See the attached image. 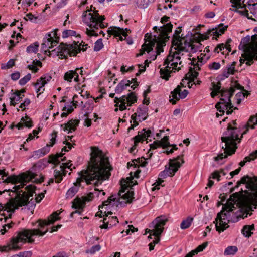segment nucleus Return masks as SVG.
I'll use <instances>...</instances> for the list:
<instances>
[{
	"instance_id": "f257e3e1",
	"label": "nucleus",
	"mask_w": 257,
	"mask_h": 257,
	"mask_svg": "<svg viewBox=\"0 0 257 257\" xmlns=\"http://www.w3.org/2000/svg\"><path fill=\"white\" fill-rule=\"evenodd\" d=\"M112 169L108 157L98 148L92 147L87 169L79 173L80 177L77 179L76 183L80 185L81 182L84 181L87 184L98 186L108 179Z\"/></svg>"
},
{
	"instance_id": "c03bdc74",
	"label": "nucleus",
	"mask_w": 257,
	"mask_h": 257,
	"mask_svg": "<svg viewBox=\"0 0 257 257\" xmlns=\"http://www.w3.org/2000/svg\"><path fill=\"white\" fill-rule=\"evenodd\" d=\"M37 66L42 67V63L39 60L36 59L33 60L32 64L28 66V68L34 72H37L38 70Z\"/></svg>"
},
{
	"instance_id": "8fccbe9b",
	"label": "nucleus",
	"mask_w": 257,
	"mask_h": 257,
	"mask_svg": "<svg viewBox=\"0 0 257 257\" xmlns=\"http://www.w3.org/2000/svg\"><path fill=\"white\" fill-rule=\"evenodd\" d=\"M226 174V172L224 169H221L220 171H215L212 173V177L213 179H216L218 181L219 180V177L222 175L225 176Z\"/></svg>"
},
{
	"instance_id": "bb28decb",
	"label": "nucleus",
	"mask_w": 257,
	"mask_h": 257,
	"mask_svg": "<svg viewBox=\"0 0 257 257\" xmlns=\"http://www.w3.org/2000/svg\"><path fill=\"white\" fill-rule=\"evenodd\" d=\"M51 76L46 75L41 77L37 80L36 83L35 84V87L36 93H38V95L44 92L45 90V85L51 80Z\"/></svg>"
},
{
	"instance_id": "cd10ccee",
	"label": "nucleus",
	"mask_w": 257,
	"mask_h": 257,
	"mask_svg": "<svg viewBox=\"0 0 257 257\" xmlns=\"http://www.w3.org/2000/svg\"><path fill=\"white\" fill-rule=\"evenodd\" d=\"M77 98H78V96L75 95L73 97V101L71 104L65 106L63 108V111L64 112L61 114L62 117H66L68 114L71 113L74 110V107L76 108L78 105L79 102L75 100Z\"/></svg>"
},
{
	"instance_id": "b1692460",
	"label": "nucleus",
	"mask_w": 257,
	"mask_h": 257,
	"mask_svg": "<svg viewBox=\"0 0 257 257\" xmlns=\"http://www.w3.org/2000/svg\"><path fill=\"white\" fill-rule=\"evenodd\" d=\"M82 70L78 68L75 70H69L64 73L63 79L69 83L72 81L78 83L79 82V73L82 74Z\"/></svg>"
},
{
	"instance_id": "69168bd1",
	"label": "nucleus",
	"mask_w": 257,
	"mask_h": 257,
	"mask_svg": "<svg viewBox=\"0 0 257 257\" xmlns=\"http://www.w3.org/2000/svg\"><path fill=\"white\" fill-rule=\"evenodd\" d=\"M101 246L99 245H96L93 246L89 250L87 251V253H90L91 254H94L96 252L100 250Z\"/></svg>"
},
{
	"instance_id": "393cba45",
	"label": "nucleus",
	"mask_w": 257,
	"mask_h": 257,
	"mask_svg": "<svg viewBox=\"0 0 257 257\" xmlns=\"http://www.w3.org/2000/svg\"><path fill=\"white\" fill-rule=\"evenodd\" d=\"M137 85V82L134 79H132L131 81L126 80H122L116 86L115 92L116 93H121L127 86H131V88L134 89Z\"/></svg>"
},
{
	"instance_id": "79ce46f5",
	"label": "nucleus",
	"mask_w": 257,
	"mask_h": 257,
	"mask_svg": "<svg viewBox=\"0 0 257 257\" xmlns=\"http://www.w3.org/2000/svg\"><path fill=\"white\" fill-rule=\"evenodd\" d=\"M78 186L77 184H75L73 186L71 187L66 192V196L67 198H72L75 194L78 191Z\"/></svg>"
},
{
	"instance_id": "7c9ffc66",
	"label": "nucleus",
	"mask_w": 257,
	"mask_h": 257,
	"mask_svg": "<svg viewBox=\"0 0 257 257\" xmlns=\"http://www.w3.org/2000/svg\"><path fill=\"white\" fill-rule=\"evenodd\" d=\"M104 213L106 214L105 212ZM105 215L106 216L104 218L103 223L100 226L101 228L107 229L109 227V225L110 227H111L113 225H116L118 222V219L116 217H108V214H105Z\"/></svg>"
},
{
	"instance_id": "6e6552de",
	"label": "nucleus",
	"mask_w": 257,
	"mask_h": 257,
	"mask_svg": "<svg viewBox=\"0 0 257 257\" xmlns=\"http://www.w3.org/2000/svg\"><path fill=\"white\" fill-rule=\"evenodd\" d=\"M237 183L238 185L241 183L245 184L246 187L252 191L244 203L246 213L245 217H247L248 215H251L252 213L250 212L253 211L257 206V177L245 176L242 177Z\"/></svg>"
},
{
	"instance_id": "2eb2a0df",
	"label": "nucleus",
	"mask_w": 257,
	"mask_h": 257,
	"mask_svg": "<svg viewBox=\"0 0 257 257\" xmlns=\"http://www.w3.org/2000/svg\"><path fill=\"white\" fill-rule=\"evenodd\" d=\"M87 46V45H83L81 47V45H78L76 43L71 44H62L53 51V54L60 55L62 57L64 58L68 55L75 56L81 50L85 51Z\"/></svg>"
},
{
	"instance_id": "0eeeda50",
	"label": "nucleus",
	"mask_w": 257,
	"mask_h": 257,
	"mask_svg": "<svg viewBox=\"0 0 257 257\" xmlns=\"http://www.w3.org/2000/svg\"><path fill=\"white\" fill-rule=\"evenodd\" d=\"M237 194H233L231 195L227 204L224 205L222 210L217 214L215 221L214 222L215 223L216 230L218 232L224 231L229 227L228 223L230 221H232V219L230 218V216L231 214H233L232 211L235 207L234 203L231 202L229 203V201L231 200L235 203L237 201ZM233 221H234V220H233Z\"/></svg>"
},
{
	"instance_id": "338daca9",
	"label": "nucleus",
	"mask_w": 257,
	"mask_h": 257,
	"mask_svg": "<svg viewBox=\"0 0 257 257\" xmlns=\"http://www.w3.org/2000/svg\"><path fill=\"white\" fill-rule=\"evenodd\" d=\"M208 245V242H206L202 244L201 245H199L196 249H194V251L196 254L198 252H201Z\"/></svg>"
},
{
	"instance_id": "603ef678",
	"label": "nucleus",
	"mask_w": 257,
	"mask_h": 257,
	"mask_svg": "<svg viewBox=\"0 0 257 257\" xmlns=\"http://www.w3.org/2000/svg\"><path fill=\"white\" fill-rule=\"evenodd\" d=\"M63 156L62 154H58L55 156H53L50 158V162L55 164L58 165L60 163V158Z\"/></svg>"
},
{
	"instance_id": "c85d7f7f",
	"label": "nucleus",
	"mask_w": 257,
	"mask_h": 257,
	"mask_svg": "<svg viewBox=\"0 0 257 257\" xmlns=\"http://www.w3.org/2000/svg\"><path fill=\"white\" fill-rule=\"evenodd\" d=\"M230 2L232 4V6L233 7L238 8H244L243 10H239L236 9L235 12L239 13L240 15L246 17L247 18H252L250 17V14H249L247 10H246V6L245 5L242 7L241 5V0H230Z\"/></svg>"
},
{
	"instance_id": "5701e85b",
	"label": "nucleus",
	"mask_w": 257,
	"mask_h": 257,
	"mask_svg": "<svg viewBox=\"0 0 257 257\" xmlns=\"http://www.w3.org/2000/svg\"><path fill=\"white\" fill-rule=\"evenodd\" d=\"M26 190H27V193L26 192H24L23 194H21L20 192H19V193L17 194V195H20L21 196H27L28 198V200H29V198L30 197L32 196L33 195V193H35L36 198L35 200L37 202L39 203L40 202L42 199L44 197V194L46 192V190L44 191V192H41L39 193L38 194H37L35 192V186L33 185L30 184L28 186H27L25 188ZM28 202V201H27V203L25 205H26Z\"/></svg>"
},
{
	"instance_id": "4be33fe9",
	"label": "nucleus",
	"mask_w": 257,
	"mask_h": 257,
	"mask_svg": "<svg viewBox=\"0 0 257 257\" xmlns=\"http://www.w3.org/2000/svg\"><path fill=\"white\" fill-rule=\"evenodd\" d=\"M242 57L245 58L246 64L249 66L253 64L254 59L257 60V41L252 47L245 49Z\"/></svg>"
},
{
	"instance_id": "052dcab7",
	"label": "nucleus",
	"mask_w": 257,
	"mask_h": 257,
	"mask_svg": "<svg viewBox=\"0 0 257 257\" xmlns=\"http://www.w3.org/2000/svg\"><path fill=\"white\" fill-rule=\"evenodd\" d=\"M31 75L29 73L27 74L19 80L20 85H24L31 79Z\"/></svg>"
},
{
	"instance_id": "ea45409f",
	"label": "nucleus",
	"mask_w": 257,
	"mask_h": 257,
	"mask_svg": "<svg viewBox=\"0 0 257 257\" xmlns=\"http://www.w3.org/2000/svg\"><path fill=\"white\" fill-rule=\"evenodd\" d=\"M249 10H250V17L252 18H248L249 19H251L254 21H256L257 19V3L249 5Z\"/></svg>"
},
{
	"instance_id": "473e14b6",
	"label": "nucleus",
	"mask_w": 257,
	"mask_h": 257,
	"mask_svg": "<svg viewBox=\"0 0 257 257\" xmlns=\"http://www.w3.org/2000/svg\"><path fill=\"white\" fill-rule=\"evenodd\" d=\"M25 90H21L20 91H16L15 93L11 94L10 97V104L15 106L18 102H19L24 97V93Z\"/></svg>"
},
{
	"instance_id": "ddd939ff",
	"label": "nucleus",
	"mask_w": 257,
	"mask_h": 257,
	"mask_svg": "<svg viewBox=\"0 0 257 257\" xmlns=\"http://www.w3.org/2000/svg\"><path fill=\"white\" fill-rule=\"evenodd\" d=\"M167 221L168 219L166 216H159L152 222L151 225L150 226L151 229H146V233L148 232L151 235L155 237L153 242L149 244L150 251L153 250L155 245L159 242L160 235L163 231L164 226Z\"/></svg>"
},
{
	"instance_id": "c9c22d12",
	"label": "nucleus",
	"mask_w": 257,
	"mask_h": 257,
	"mask_svg": "<svg viewBox=\"0 0 257 257\" xmlns=\"http://www.w3.org/2000/svg\"><path fill=\"white\" fill-rule=\"evenodd\" d=\"M79 123V120H71L65 125L63 130L64 131H68V133H69L72 131H74L76 129Z\"/></svg>"
},
{
	"instance_id": "72a5a7b5",
	"label": "nucleus",
	"mask_w": 257,
	"mask_h": 257,
	"mask_svg": "<svg viewBox=\"0 0 257 257\" xmlns=\"http://www.w3.org/2000/svg\"><path fill=\"white\" fill-rule=\"evenodd\" d=\"M204 56V55L201 53L200 55L198 56L196 58H193L191 60V64L194 66L193 69L197 68V70H200V67L206 61L203 58Z\"/></svg>"
},
{
	"instance_id": "39448f33",
	"label": "nucleus",
	"mask_w": 257,
	"mask_h": 257,
	"mask_svg": "<svg viewBox=\"0 0 257 257\" xmlns=\"http://www.w3.org/2000/svg\"><path fill=\"white\" fill-rule=\"evenodd\" d=\"M104 16H100L98 11L88 9L82 14L83 22L89 27L86 28V33L89 36H97L96 30L106 27L104 21Z\"/></svg>"
},
{
	"instance_id": "f03ea898",
	"label": "nucleus",
	"mask_w": 257,
	"mask_h": 257,
	"mask_svg": "<svg viewBox=\"0 0 257 257\" xmlns=\"http://www.w3.org/2000/svg\"><path fill=\"white\" fill-rule=\"evenodd\" d=\"M236 124V120H233L232 124H228L227 130L223 133L221 138L222 141L220 146L224 150V153L214 157L215 161H219L235 153L237 148V144L240 142L242 136L248 132L249 128L253 129L255 125H257V114L250 117L247 124L244 126L245 130L242 133L240 138L239 137V131L237 128L233 126Z\"/></svg>"
},
{
	"instance_id": "423d86ee",
	"label": "nucleus",
	"mask_w": 257,
	"mask_h": 257,
	"mask_svg": "<svg viewBox=\"0 0 257 257\" xmlns=\"http://www.w3.org/2000/svg\"><path fill=\"white\" fill-rule=\"evenodd\" d=\"M212 88H211V90L221 94L220 101L215 105V107L218 111L223 114L225 110H226V114L228 115L233 112V109L234 110L237 109V107L233 106L230 100V98L235 91L234 88L231 87L228 90L225 89H221V86L220 82H218L217 84L212 82Z\"/></svg>"
},
{
	"instance_id": "e433bc0d",
	"label": "nucleus",
	"mask_w": 257,
	"mask_h": 257,
	"mask_svg": "<svg viewBox=\"0 0 257 257\" xmlns=\"http://www.w3.org/2000/svg\"><path fill=\"white\" fill-rule=\"evenodd\" d=\"M16 126L19 130L23 128L24 126L28 128L31 127L32 126L31 119L27 116L24 117H22L20 122L18 123Z\"/></svg>"
},
{
	"instance_id": "4d7b16f0",
	"label": "nucleus",
	"mask_w": 257,
	"mask_h": 257,
	"mask_svg": "<svg viewBox=\"0 0 257 257\" xmlns=\"http://www.w3.org/2000/svg\"><path fill=\"white\" fill-rule=\"evenodd\" d=\"M103 47L102 39H99L94 44V50L95 51H99Z\"/></svg>"
},
{
	"instance_id": "c756f323",
	"label": "nucleus",
	"mask_w": 257,
	"mask_h": 257,
	"mask_svg": "<svg viewBox=\"0 0 257 257\" xmlns=\"http://www.w3.org/2000/svg\"><path fill=\"white\" fill-rule=\"evenodd\" d=\"M152 132L150 130L146 131L143 130L140 132L137 136L134 138V142L135 145L139 142H142L145 140H148L151 137Z\"/></svg>"
},
{
	"instance_id": "a18cd8bd",
	"label": "nucleus",
	"mask_w": 257,
	"mask_h": 257,
	"mask_svg": "<svg viewBox=\"0 0 257 257\" xmlns=\"http://www.w3.org/2000/svg\"><path fill=\"white\" fill-rule=\"evenodd\" d=\"M237 247L235 246H228L224 250L225 255H233L237 251Z\"/></svg>"
},
{
	"instance_id": "37998d69",
	"label": "nucleus",
	"mask_w": 257,
	"mask_h": 257,
	"mask_svg": "<svg viewBox=\"0 0 257 257\" xmlns=\"http://www.w3.org/2000/svg\"><path fill=\"white\" fill-rule=\"evenodd\" d=\"M193 218L191 217H188L183 220L180 224V227L182 229L188 228L191 225Z\"/></svg>"
},
{
	"instance_id": "20e7f679",
	"label": "nucleus",
	"mask_w": 257,
	"mask_h": 257,
	"mask_svg": "<svg viewBox=\"0 0 257 257\" xmlns=\"http://www.w3.org/2000/svg\"><path fill=\"white\" fill-rule=\"evenodd\" d=\"M172 25L170 23L160 27H154L153 29L155 30V34L154 35L153 38H152L151 35L148 37V34L145 35V43L142 46L140 52L137 54V56L143 55L146 51L149 53L153 50V47L156 44V53L157 54L151 57L152 60H155L157 55H159L163 51V47L165 45L166 41L169 39L168 34L172 31Z\"/></svg>"
},
{
	"instance_id": "f3484780",
	"label": "nucleus",
	"mask_w": 257,
	"mask_h": 257,
	"mask_svg": "<svg viewBox=\"0 0 257 257\" xmlns=\"http://www.w3.org/2000/svg\"><path fill=\"white\" fill-rule=\"evenodd\" d=\"M56 33L55 32H51L47 34L43 39V43L41 45V49L45 53L49 55L53 56H58L60 58H63L60 55H57L53 54V51L55 50L57 48L50 51L49 49L52 48L54 46L56 45L57 43V38L55 36Z\"/></svg>"
},
{
	"instance_id": "4c0bfd02",
	"label": "nucleus",
	"mask_w": 257,
	"mask_h": 257,
	"mask_svg": "<svg viewBox=\"0 0 257 257\" xmlns=\"http://www.w3.org/2000/svg\"><path fill=\"white\" fill-rule=\"evenodd\" d=\"M49 151V147L48 145H47L46 147H43L41 149L34 151L33 153L32 157H33L36 159L39 158L47 154Z\"/></svg>"
},
{
	"instance_id": "de8ad7c7",
	"label": "nucleus",
	"mask_w": 257,
	"mask_h": 257,
	"mask_svg": "<svg viewBox=\"0 0 257 257\" xmlns=\"http://www.w3.org/2000/svg\"><path fill=\"white\" fill-rule=\"evenodd\" d=\"M227 28V26H224L223 24H220L218 26V29L216 30H212V33L214 34H216V36L218 37L219 35L224 33Z\"/></svg>"
},
{
	"instance_id": "a19ab883",
	"label": "nucleus",
	"mask_w": 257,
	"mask_h": 257,
	"mask_svg": "<svg viewBox=\"0 0 257 257\" xmlns=\"http://www.w3.org/2000/svg\"><path fill=\"white\" fill-rule=\"evenodd\" d=\"M39 47V44L38 42H36L27 47L26 51L29 54H36L38 51Z\"/></svg>"
},
{
	"instance_id": "a211bd4d",
	"label": "nucleus",
	"mask_w": 257,
	"mask_h": 257,
	"mask_svg": "<svg viewBox=\"0 0 257 257\" xmlns=\"http://www.w3.org/2000/svg\"><path fill=\"white\" fill-rule=\"evenodd\" d=\"M137 98L133 92H131L127 95H123L120 98L115 97L114 99L115 106L119 107L121 111L126 109L127 106H130L137 102Z\"/></svg>"
},
{
	"instance_id": "f8f14e48",
	"label": "nucleus",
	"mask_w": 257,
	"mask_h": 257,
	"mask_svg": "<svg viewBox=\"0 0 257 257\" xmlns=\"http://www.w3.org/2000/svg\"><path fill=\"white\" fill-rule=\"evenodd\" d=\"M3 176L4 182L6 183H11L15 185L13 187L12 191L19 192V190L23 188L27 183L32 180L35 178V174L32 172H29L27 173H23L19 176H11L4 179V177L7 176V174L3 170H0V175Z\"/></svg>"
},
{
	"instance_id": "9b49d317",
	"label": "nucleus",
	"mask_w": 257,
	"mask_h": 257,
	"mask_svg": "<svg viewBox=\"0 0 257 257\" xmlns=\"http://www.w3.org/2000/svg\"><path fill=\"white\" fill-rule=\"evenodd\" d=\"M182 27H178V55L181 51L195 53L197 51H201L202 44L199 41H191L190 38L186 37L187 35L181 34Z\"/></svg>"
},
{
	"instance_id": "864d4df0",
	"label": "nucleus",
	"mask_w": 257,
	"mask_h": 257,
	"mask_svg": "<svg viewBox=\"0 0 257 257\" xmlns=\"http://www.w3.org/2000/svg\"><path fill=\"white\" fill-rule=\"evenodd\" d=\"M177 100V88H175L173 91L171 92L169 96V101L173 104L176 103Z\"/></svg>"
},
{
	"instance_id": "13d9d810",
	"label": "nucleus",
	"mask_w": 257,
	"mask_h": 257,
	"mask_svg": "<svg viewBox=\"0 0 257 257\" xmlns=\"http://www.w3.org/2000/svg\"><path fill=\"white\" fill-rule=\"evenodd\" d=\"M13 225V223H10L9 222L6 224L3 225V228L0 229L1 234H4L10 228L12 227Z\"/></svg>"
},
{
	"instance_id": "6e6d98bb",
	"label": "nucleus",
	"mask_w": 257,
	"mask_h": 257,
	"mask_svg": "<svg viewBox=\"0 0 257 257\" xmlns=\"http://www.w3.org/2000/svg\"><path fill=\"white\" fill-rule=\"evenodd\" d=\"M15 65L14 59H11L6 64H3L1 66L2 69H7L12 68Z\"/></svg>"
},
{
	"instance_id": "bf43d9fd",
	"label": "nucleus",
	"mask_w": 257,
	"mask_h": 257,
	"mask_svg": "<svg viewBox=\"0 0 257 257\" xmlns=\"http://www.w3.org/2000/svg\"><path fill=\"white\" fill-rule=\"evenodd\" d=\"M149 64V62L148 60H146L145 61V65L143 64H139L138 65V67L139 68V72L137 73V75H138L140 73L144 72L145 71L146 66H148Z\"/></svg>"
},
{
	"instance_id": "1a4fd4ad",
	"label": "nucleus",
	"mask_w": 257,
	"mask_h": 257,
	"mask_svg": "<svg viewBox=\"0 0 257 257\" xmlns=\"http://www.w3.org/2000/svg\"><path fill=\"white\" fill-rule=\"evenodd\" d=\"M173 46L164 62L165 68L160 70L161 77L166 80L169 79L170 74L175 72L177 68V30H175L172 40Z\"/></svg>"
},
{
	"instance_id": "680f3d73",
	"label": "nucleus",
	"mask_w": 257,
	"mask_h": 257,
	"mask_svg": "<svg viewBox=\"0 0 257 257\" xmlns=\"http://www.w3.org/2000/svg\"><path fill=\"white\" fill-rule=\"evenodd\" d=\"M208 68L210 70H218L220 69L221 65L219 62H212L208 64Z\"/></svg>"
},
{
	"instance_id": "3c124183",
	"label": "nucleus",
	"mask_w": 257,
	"mask_h": 257,
	"mask_svg": "<svg viewBox=\"0 0 257 257\" xmlns=\"http://www.w3.org/2000/svg\"><path fill=\"white\" fill-rule=\"evenodd\" d=\"M190 82H191V81L188 77V75L186 74L185 78L182 79V81L180 83L179 85L180 86V87H186V85L188 84V87L191 88L193 84H191L190 85Z\"/></svg>"
},
{
	"instance_id": "f704fd0d",
	"label": "nucleus",
	"mask_w": 257,
	"mask_h": 257,
	"mask_svg": "<svg viewBox=\"0 0 257 257\" xmlns=\"http://www.w3.org/2000/svg\"><path fill=\"white\" fill-rule=\"evenodd\" d=\"M85 204V202L83 199L82 200L80 198L75 199L73 202L72 207L74 209H77L78 210L71 213V216H72L75 213H78L80 214L81 211H80L79 210L82 209L84 207Z\"/></svg>"
},
{
	"instance_id": "2f4dec72",
	"label": "nucleus",
	"mask_w": 257,
	"mask_h": 257,
	"mask_svg": "<svg viewBox=\"0 0 257 257\" xmlns=\"http://www.w3.org/2000/svg\"><path fill=\"white\" fill-rule=\"evenodd\" d=\"M100 192H102L103 196L105 195V193L103 191L102 189L99 190L95 188L92 191L89 192L86 196L83 197L84 202L85 203L89 202L93 200L94 198L98 197Z\"/></svg>"
},
{
	"instance_id": "5fc2aeb1",
	"label": "nucleus",
	"mask_w": 257,
	"mask_h": 257,
	"mask_svg": "<svg viewBox=\"0 0 257 257\" xmlns=\"http://www.w3.org/2000/svg\"><path fill=\"white\" fill-rule=\"evenodd\" d=\"M76 35V32L75 31L71 30H66L62 33V36L63 38H67L70 36H75Z\"/></svg>"
},
{
	"instance_id": "49530a36",
	"label": "nucleus",
	"mask_w": 257,
	"mask_h": 257,
	"mask_svg": "<svg viewBox=\"0 0 257 257\" xmlns=\"http://www.w3.org/2000/svg\"><path fill=\"white\" fill-rule=\"evenodd\" d=\"M196 69H193V70H192V68H190L189 69V72H188L186 75H188V77L190 80V81H194L195 79L197 78V77L198 75V72L197 71L199 70H196Z\"/></svg>"
},
{
	"instance_id": "774afa93",
	"label": "nucleus",
	"mask_w": 257,
	"mask_h": 257,
	"mask_svg": "<svg viewBox=\"0 0 257 257\" xmlns=\"http://www.w3.org/2000/svg\"><path fill=\"white\" fill-rule=\"evenodd\" d=\"M30 100L28 98H26L24 102L21 103L19 106L22 110H25L26 107L30 104Z\"/></svg>"
},
{
	"instance_id": "0e129e2a",
	"label": "nucleus",
	"mask_w": 257,
	"mask_h": 257,
	"mask_svg": "<svg viewBox=\"0 0 257 257\" xmlns=\"http://www.w3.org/2000/svg\"><path fill=\"white\" fill-rule=\"evenodd\" d=\"M57 137V132L55 131H54L51 134V139H50V145L47 144L49 147H52L53 146L55 143H56V138Z\"/></svg>"
},
{
	"instance_id": "dca6fc26",
	"label": "nucleus",
	"mask_w": 257,
	"mask_h": 257,
	"mask_svg": "<svg viewBox=\"0 0 257 257\" xmlns=\"http://www.w3.org/2000/svg\"><path fill=\"white\" fill-rule=\"evenodd\" d=\"M133 181L131 179L127 178L126 180H123L121 182V189L119 192V202L120 204L122 203H131L133 199V191L131 190V186H133Z\"/></svg>"
},
{
	"instance_id": "09e8293b",
	"label": "nucleus",
	"mask_w": 257,
	"mask_h": 257,
	"mask_svg": "<svg viewBox=\"0 0 257 257\" xmlns=\"http://www.w3.org/2000/svg\"><path fill=\"white\" fill-rule=\"evenodd\" d=\"M188 94V90L186 89L182 90L181 87H180V85H178V100L179 99H184L185 98Z\"/></svg>"
},
{
	"instance_id": "4468645a",
	"label": "nucleus",
	"mask_w": 257,
	"mask_h": 257,
	"mask_svg": "<svg viewBox=\"0 0 257 257\" xmlns=\"http://www.w3.org/2000/svg\"><path fill=\"white\" fill-rule=\"evenodd\" d=\"M177 172V159H170L168 165L165 166V169L160 172L158 175V178L156 182L153 184L152 191L158 190L160 186L164 182V179L167 177L174 176Z\"/></svg>"
},
{
	"instance_id": "58836bf2",
	"label": "nucleus",
	"mask_w": 257,
	"mask_h": 257,
	"mask_svg": "<svg viewBox=\"0 0 257 257\" xmlns=\"http://www.w3.org/2000/svg\"><path fill=\"white\" fill-rule=\"evenodd\" d=\"M254 230V225H246L243 226L241 232L242 234L246 237H250L252 234V231Z\"/></svg>"
},
{
	"instance_id": "e2e57ef3",
	"label": "nucleus",
	"mask_w": 257,
	"mask_h": 257,
	"mask_svg": "<svg viewBox=\"0 0 257 257\" xmlns=\"http://www.w3.org/2000/svg\"><path fill=\"white\" fill-rule=\"evenodd\" d=\"M236 62H233L231 64L227 65L226 68V70L229 72L230 74H233L235 71V65Z\"/></svg>"
},
{
	"instance_id": "9d476101",
	"label": "nucleus",
	"mask_w": 257,
	"mask_h": 257,
	"mask_svg": "<svg viewBox=\"0 0 257 257\" xmlns=\"http://www.w3.org/2000/svg\"><path fill=\"white\" fill-rule=\"evenodd\" d=\"M28 201L27 196L17 195L10 199L4 206L0 203V222H7L12 214L20 207L25 206Z\"/></svg>"
},
{
	"instance_id": "aec40b11",
	"label": "nucleus",
	"mask_w": 257,
	"mask_h": 257,
	"mask_svg": "<svg viewBox=\"0 0 257 257\" xmlns=\"http://www.w3.org/2000/svg\"><path fill=\"white\" fill-rule=\"evenodd\" d=\"M148 108L144 105H142L139 107L137 112L133 114L131 116V125L128 128V130H133L138 125L139 121L145 120L147 117Z\"/></svg>"
},
{
	"instance_id": "a878e982",
	"label": "nucleus",
	"mask_w": 257,
	"mask_h": 257,
	"mask_svg": "<svg viewBox=\"0 0 257 257\" xmlns=\"http://www.w3.org/2000/svg\"><path fill=\"white\" fill-rule=\"evenodd\" d=\"M130 31L127 29H124L117 27H110L107 30L109 35H113L115 37H119L120 40H123V37L126 38L127 35V32Z\"/></svg>"
},
{
	"instance_id": "412c9836",
	"label": "nucleus",
	"mask_w": 257,
	"mask_h": 257,
	"mask_svg": "<svg viewBox=\"0 0 257 257\" xmlns=\"http://www.w3.org/2000/svg\"><path fill=\"white\" fill-rule=\"evenodd\" d=\"M168 136H164L161 140L155 141L153 143L150 144V149H156L159 147H162L166 149V152L167 154H171L174 150H176V145L171 146L168 142Z\"/></svg>"
},
{
	"instance_id": "7ed1b4c3",
	"label": "nucleus",
	"mask_w": 257,
	"mask_h": 257,
	"mask_svg": "<svg viewBox=\"0 0 257 257\" xmlns=\"http://www.w3.org/2000/svg\"><path fill=\"white\" fill-rule=\"evenodd\" d=\"M60 213L55 212L50 216L48 220H39L38 221V229H23L16 233L12 238L10 242L7 245L0 246V251L6 252L12 249H18L22 244L26 242L32 243L35 241L36 236H43L48 231L47 229L44 230L45 226L53 224L54 222L60 219Z\"/></svg>"
},
{
	"instance_id": "6ab92c4d",
	"label": "nucleus",
	"mask_w": 257,
	"mask_h": 257,
	"mask_svg": "<svg viewBox=\"0 0 257 257\" xmlns=\"http://www.w3.org/2000/svg\"><path fill=\"white\" fill-rule=\"evenodd\" d=\"M72 164L69 162L68 163H62L60 166H56V168L54 171V176L55 182L59 183L61 182L63 177L66 176L68 170L70 171L72 170L71 168ZM71 172H69L70 174Z\"/></svg>"
}]
</instances>
